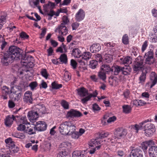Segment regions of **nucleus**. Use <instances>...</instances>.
Masks as SVG:
<instances>
[{"mask_svg":"<svg viewBox=\"0 0 157 157\" xmlns=\"http://www.w3.org/2000/svg\"><path fill=\"white\" fill-rule=\"evenodd\" d=\"M98 65L97 61L95 60H92L90 61L89 64V67L92 69L96 68Z\"/></svg>","mask_w":157,"mask_h":157,"instance_id":"4c0bfd02","label":"nucleus"},{"mask_svg":"<svg viewBox=\"0 0 157 157\" xmlns=\"http://www.w3.org/2000/svg\"><path fill=\"white\" fill-rule=\"evenodd\" d=\"M122 73L124 75H127L129 74V73L131 71L130 67H126V65L125 67H122Z\"/></svg>","mask_w":157,"mask_h":157,"instance_id":"72a5a7b5","label":"nucleus"},{"mask_svg":"<svg viewBox=\"0 0 157 157\" xmlns=\"http://www.w3.org/2000/svg\"><path fill=\"white\" fill-rule=\"evenodd\" d=\"M150 78L152 81V83L151 85V88H152L157 82V75L155 72H152L150 75Z\"/></svg>","mask_w":157,"mask_h":157,"instance_id":"5701e85b","label":"nucleus"},{"mask_svg":"<svg viewBox=\"0 0 157 157\" xmlns=\"http://www.w3.org/2000/svg\"><path fill=\"white\" fill-rule=\"evenodd\" d=\"M78 94L81 97H85L88 95V91L84 87H81L77 90Z\"/></svg>","mask_w":157,"mask_h":157,"instance_id":"4be33fe9","label":"nucleus"},{"mask_svg":"<svg viewBox=\"0 0 157 157\" xmlns=\"http://www.w3.org/2000/svg\"><path fill=\"white\" fill-rule=\"evenodd\" d=\"M101 49V46L99 44H94L90 47V51L92 53L99 52Z\"/></svg>","mask_w":157,"mask_h":157,"instance_id":"6ab92c4d","label":"nucleus"},{"mask_svg":"<svg viewBox=\"0 0 157 157\" xmlns=\"http://www.w3.org/2000/svg\"><path fill=\"white\" fill-rule=\"evenodd\" d=\"M15 121L17 124H23L30 125V123L28 122L25 116L21 117L15 116Z\"/></svg>","mask_w":157,"mask_h":157,"instance_id":"9b49d317","label":"nucleus"},{"mask_svg":"<svg viewBox=\"0 0 157 157\" xmlns=\"http://www.w3.org/2000/svg\"><path fill=\"white\" fill-rule=\"evenodd\" d=\"M85 12L82 9H80L76 14V17L78 20H83L85 17Z\"/></svg>","mask_w":157,"mask_h":157,"instance_id":"cd10ccee","label":"nucleus"},{"mask_svg":"<svg viewBox=\"0 0 157 157\" xmlns=\"http://www.w3.org/2000/svg\"><path fill=\"white\" fill-rule=\"evenodd\" d=\"M2 91L3 94H8L10 93V88L6 86H4L2 87Z\"/></svg>","mask_w":157,"mask_h":157,"instance_id":"37998d69","label":"nucleus"},{"mask_svg":"<svg viewBox=\"0 0 157 157\" xmlns=\"http://www.w3.org/2000/svg\"><path fill=\"white\" fill-rule=\"evenodd\" d=\"M154 53L152 51L150 50L145 53L144 58H154Z\"/></svg>","mask_w":157,"mask_h":157,"instance_id":"de8ad7c7","label":"nucleus"},{"mask_svg":"<svg viewBox=\"0 0 157 157\" xmlns=\"http://www.w3.org/2000/svg\"><path fill=\"white\" fill-rule=\"evenodd\" d=\"M40 74L43 77L46 79H47L49 76V74L47 70L44 68H42L41 69Z\"/></svg>","mask_w":157,"mask_h":157,"instance_id":"ea45409f","label":"nucleus"},{"mask_svg":"<svg viewBox=\"0 0 157 157\" xmlns=\"http://www.w3.org/2000/svg\"><path fill=\"white\" fill-rule=\"evenodd\" d=\"M28 116L30 121H33L36 120L38 118V113L37 111L35 112L31 111L28 112Z\"/></svg>","mask_w":157,"mask_h":157,"instance_id":"4468645a","label":"nucleus"},{"mask_svg":"<svg viewBox=\"0 0 157 157\" xmlns=\"http://www.w3.org/2000/svg\"><path fill=\"white\" fill-rule=\"evenodd\" d=\"M32 93L29 91H27L24 94L23 100L27 103H31L33 101Z\"/></svg>","mask_w":157,"mask_h":157,"instance_id":"ddd939ff","label":"nucleus"},{"mask_svg":"<svg viewBox=\"0 0 157 157\" xmlns=\"http://www.w3.org/2000/svg\"><path fill=\"white\" fill-rule=\"evenodd\" d=\"M149 103L148 102H146L141 100H135L133 101V104L136 106H142L146 104Z\"/></svg>","mask_w":157,"mask_h":157,"instance_id":"2f4dec72","label":"nucleus"},{"mask_svg":"<svg viewBox=\"0 0 157 157\" xmlns=\"http://www.w3.org/2000/svg\"><path fill=\"white\" fill-rule=\"evenodd\" d=\"M25 58L26 59V60L28 61V64L29 66V67H33V63L32 62H31L32 59H33V57L30 55H29V56H26Z\"/></svg>","mask_w":157,"mask_h":157,"instance_id":"a18cd8bd","label":"nucleus"},{"mask_svg":"<svg viewBox=\"0 0 157 157\" xmlns=\"http://www.w3.org/2000/svg\"><path fill=\"white\" fill-rule=\"evenodd\" d=\"M47 126L45 122L39 121L36 123L35 127L36 130L39 131H42L46 129Z\"/></svg>","mask_w":157,"mask_h":157,"instance_id":"f8f14e48","label":"nucleus"},{"mask_svg":"<svg viewBox=\"0 0 157 157\" xmlns=\"http://www.w3.org/2000/svg\"><path fill=\"white\" fill-rule=\"evenodd\" d=\"M98 76L100 78L103 80L106 78V73L101 70L98 73Z\"/></svg>","mask_w":157,"mask_h":157,"instance_id":"49530a36","label":"nucleus"},{"mask_svg":"<svg viewBox=\"0 0 157 157\" xmlns=\"http://www.w3.org/2000/svg\"><path fill=\"white\" fill-rule=\"evenodd\" d=\"M95 58H96V59L97 62L99 61V62H101L102 60V57L101 56V54H96L95 55Z\"/></svg>","mask_w":157,"mask_h":157,"instance_id":"338daca9","label":"nucleus"},{"mask_svg":"<svg viewBox=\"0 0 157 157\" xmlns=\"http://www.w3.org/2000/svg\"><path fill=\"white\" fill-rule=\"evenodd\" d=\"M79 24L77 22L73 23L71 25V26L73 30H75L77 29L79 26Z\"/></svg>","mask_w":157,"mask_h":157,"instance_id":"69168bd1","label":"nucleus"},{"mask_svg":"<svg viewBox=\"0 0 157 157\" xmlns=\"http://www.w3.org/2000/svg\"><path fill=\"white\" fill-rule=\"evenodd\" d=\"M145 134L147 136H150L155 132V127L153 124L149 123L144 125Z\"/></svg>","mask_w":157,"mask_h":157,"instance_id":"7ed1b4c3","label":"nucleus"},{"mask_svg":"<svg viewBox=\"0 0 157 157\" xmlns=\"http://www.w3.org/2000/svg\"><path fill=\"white\" fill-rule=\"evenodd\" d=\"M122 41L123 43L125 44H127L128 43V37L127 34H125L123 36Z\"/></svg>","mask_w":157,"mask_h":157,"instance_id":"3c124183","label":"nucleus"},{"mask_svg":"<svg viewBox=\"0 0 157 157\" xmlns=\"http://www.w3.org/2000/svg\"><path fill=\"white\" fill-rule=\"evenodd\" d=\"M36 108L38 109L37 112L38 113L43 114L45 113L46 108L44 105H38Z\"/></svg>","mask_w":157,"mask_h":157,"instance_id":"e433bc0d","label":"nucleus"},{"mask_svg":"<svg viewBox=\"0 0 157 157\" xmlns=\"http://www.w3.org/2000/svg\"><path fill=\"white\" fill-rule=\"evenodd\" d=\"M15 116L13 115H8L4 120L5 124L7 127H10L12 124L13 121H15Z\"/></svg>","mask_w":157,"mask_h":157,"instance_id":"0eeeda50","label":"nucleus"},{"mask_svg":"<svg viewBox=\"0 0 157 157\" xmlns=\"http://www.w3.org/2000/svg\"><path fill=\"white\" fill-rule=\"evenodd\" d=\"M118 139L114 135L113 136L108 139V142L113 144H114L117 142Z\"/></svg>","mask_w":157,"mask_h":157,"instance_id":"c03bdc74","label":"nucleus"},{"mask_svg":"<svg viewBox=\"0 0 157 157\" xmlns=\"http://www.w3.org/2000/svg\"><path fill=\"white\" fill-rule=\"evenodd\" d=\"M21 94L19 93H18L13 95V97H11L15 101H18L21 98Z\"/></svg>","mask_w":157,"mask_h":157,"instance_id":"603ef678","label":"nucleus"},{"mask_svg":"<svg viewBox=\"0 0 157 157\" xmlns=\"http://www.w3.org/2000/svg\"><path fill=\"white\" fill-rule=\"evenodd\" d=\"M148 46V42L147 41H145L142 45L141 50L143 52L146 50Z\"/></svg>","mask_w":157,"mask_h":157,"instance_id":"0e129e2a","label":"nucleus"},{"mask_svg":"<svg viewBox=\"0 0 157 157\" xmlns=\"http://www.w3.org/2000/svg\"><path fill=\"white\" fill-rule=\"evenodd\" d=\"M1 62L3 66H7L15 59L20 58L21 56V49L16 46H10L7 51L0 54Z\"/></svg>","mask_w":157,"mask_h":157,"instance_id":"f257e3e1","label":"nucleus"},{"mask_svg":"<svg viewBox=\"0 0 157 157\" xmlns=\"http://www.w3.org/2000/svg\"><path fill=\"white\" fill-rule=\"evenodd\" d=\"M109 133L108 132H106L103 133H101L99 135V138H98L99 140H101V143L103 141L101 140L102 138L107 137L109 135Z\"/></svg>","mask_w":157,"mask_h":157,"instance_id":"6e6d98bb","label":"nucleus"},{"mask_svg":"<svg viewBox=\"0 0 157 157\" xmlns=\"http://www.w3.org/2000/svg\"><path fill=\"white\" fill-rule=\"evenodd\" d=\"M101 144V140H99L98 139H92L89 142L88 144L90 147H94L97 148V149H99L101 145H99Z\"/></svg>","mask_w":157,"mask_h":157,"instance_id":"9d476101","label":"nucleus"},{"mask_svg":"<svg viewBox=\"0 0 157 157\" xmlns=\"http://www.w3.org/2000/svg\"><path fill=\"white\" fill-rule=\"evenodd\" d=\"M61 63L66 64L67 61V56L65 54H63L61 55L59 58Z\"/></svg>","mask_w":157,"mask_h":157,"instance_id":"473e14b6","label":"nucleus"},{"mask_svg":"<svg viewBox=\"0 0 157 157\" xmlns=\"http://www.w3.org/2000/svg\"><path fill=\"white\" fill-rule=\"evenodd\" d=\"M35 127H31L30 126H28L26 127L25 133H27L29 135H32L35 133Z\"/></svg>","mask_w":157,"mask_h":157,"instance_id":"c85d7f7f","label":"nucleus"},{"mask_svg":"<svg viewBox=\"0 0 157 157\" xmlns=\"http://www.w3.org/2000/svg\"><path fill=\"white\" fill-rule=\"evenodd\" d=\"M72 55L75 57L80 59L81 57V52L78 48L73 49L72 52Z\"/></svg>","mask_w":157,"mask_h":157,"instance_id":"c756f323","label":"nucleus"},{"mask_svg":"<svg viewBox=\"0 0 157 157\" xmlns=\"http://www.w3.org/2000/svg\"><path fill=\"white\" fill-rule=\"evenodd\" d=\"M5 142L6 144L11 145L12 147L14 146V142L10 138H9L5 140Z\"/></svg>","mask_w":157,"mask_h":157,"instance_id":"680f3d73","label":"nucleus"},{"mask_svg":"<svg viewBox=\"0 0 157 157\" xmlns=\"http://www.w3.org/2000/svg\"><path fill=\"white\" fill-rule=\"evenodd\" d=\"M18 127L17 128V129L18 131H23L25 132V131L26 130V127L25 124H17Z\"/></svg>","mask_w":157,"mask_h":157,"instance_id":"09e8293b","label":"nucleus"},{"mask_svg":"<svg viewBox=\"0 0 157 157\" xmlns=\"http://www.w3.org/2000/svg\"><path fill=\"white\" fill-rule=\"evenodd\" d=\"M75 128L76 127L75 126L74 130H73V131H70L68 133L69 134L67 135L71 136L72 138L74 139H78L80 136L78 132L75 131Z\"/></svg>","mask_w":157,"mask_h":157,"instance_id":"b1692460","label":"nucleus"},{"mask_svg":"<svg viewBox=\"0 0 157 157\" xmlns=\"http://www.w3.org/2000/svg\"><path fill=\"white\" fill-rule=\"evenodd\" d=\"M127 134L126 129L122 128H118L115 130L114 134L118 139L124 137Z\"/></svg>","mask_w":157,"mask_h":157,"instance_id":"39448f33","label":"nucleus"},{"mask_svg":"<svg viewBox=\"0 0 157 157\" xmlns=\"http://www.w3.org/2000/svg\"><path fill=\"white\" fill-rule=\"evenodd\" d=\"M100 70L108 74H109L110 72H111V68L107 64H103L101 66Z\"/></svg>","mask_w":157,"mask_h":157,"instance_id":"bb28decb","label":"nucleus"},{"mask_svg":"<svg viewBox=\"0 0 157 157\" xmlns=\"http://www.w3.org/2000/svg\"><path fill=\"white\" fill-rule=\"evenodd\" d=\"M148 153L150 157H157V146L151 147L149 149Z\"/></svg>","mask_w":157,"mask_h":157,"instance_id":"a211bd4d","label":"nucleus"},{"mask_svg":"<svg viewBox=\"0 0 157 157\" xmlns=\"http://www.w3.org/2000/svg\"><path fill=\"white\" fill-rule=\"evenodd\" d=\"M145 63L149 65H151L153 64L155 62V59L154 58H144Z\"/></svg>","mask_w":157,"mask_h":157,"instance_id":"a19ab883","label":"nucleus"},{"mask_svg":"<svg viewBox=\"0 0 157 157\" xmlns=\"http://www.w3.org/2000/svg\"><path fill=\"white\" fill-rule=\"evenodd\" d=\"M52 86L53 89H58L62 87L61 84H58L55 82H53L52 84Z\"/></svg>","mask_w":157,"mask_h":157,"instance_id":"5fc2aeb1","label":"nucleus"},{"mask_svg":"<svg viewBox=\"0 0 157 157\" xmlns=\"http://www.w3.org/2000/svg\"><path fill=\"white\" fill-rule=\"evenodd\" d=\"M149 121H150L149 119L145 120L141 122L139 124H135L134 125L133 128L134 129L136 130V132L137 133L138 130L141 129L143 127V126L145 124V123L149 122Z\"/></svg>","mask_w":157,"mask_h":157,"instance_id":"393cba45","label":"nucleus"},{"mask_svg":"<svg viewBox=\"0 0 157 157\" xmlns=\"http://www.w3.org/2000/svg\"><path fill=\"white\" fill-rule=\"evenodd\" d=\"M72 157H86V153L85 150L74 151L72 154Z\"/></svg>","mask_w":157,"mask_h":157,"instance_id":"f3484780","label":"nucleus"},{"mask_svg":"<svg viewBox=\"0 0 157 157\" xmlns=\"http://www.w3.org/2000/svg\"><path fill=\"white\" fill-rule=\"evenodd\" d=\"M61 105L65 109H69L68 103L64 100H62L61 103Z\"/></svg>","mask_w":157,"mask_h":157,"instance_id":"864d4df0","label":"nucleus"},{"mask_svg":"<svg viewBox=\"0 0 157 157\" xmlns=\"http://www.w3.org/2000/svg\"><path fill=\"white\" fill-rule=\"evenodd\" d=\"M82 115V113L79 111L74 109H71L68 112L66 115V117L67 118H72L79 117Z\"/></svg>","mask_w":157,"mask_h":157,"instance_id":"423d86ee","label":"nucleus"},{"mask_svg":"<svg viewBox=\"0 0 157 157\" xmlns=\"http://www.w3.org/2000/svg\"><path fill=\"white\" fill-rule=\"evenodd\" d=\"M104 44L106 46L110 48L114 47L116 45L113 42H106Z\"/></svg>","mask_w":157,"mask_h":157,"instance_id":"052dcab7","label":"nucleus"},{"mask_svg":"<svg viewBox=\"0 0 157 157\" xmlns=\"http://www.w3.org/2000/svg\"><path fill=\"white\" fill-rule=\"evenodd\" d=\"M55 7V4L54 3L49 2L47 4H45L44 6V10L46 12H48L49 10L50 11H52V9H53Z\"/></svg>","mask_w":157,"mask_h":157,"instance_id":"412c9836","label":"nucleus"},{"mask_svg":"<svg viewBox=\"0 0 157 157\" xmlns=\"http://www.w3.org/2000/svg\"><path fill=\"white\" fill-rule=\"evenodd\" d=\"M139 57L141 59L140 60L135 62L133 66V69L135 71H136L140 70L144 66L143 61L142 59H141L142 57L140 56Z\"/></svg>","mask_w":157,"mask_h":157,"instance_id":"dca6fc26","label":"nucleus"},{"mask_svg":"<svg viewBox=\"0 0 157 157\" xmlns=\"http://www.w3.org/2000/svg\"><path fill=\"white\" fill-rule=\"evenodd\" d=\"M39 3L40 2L39 0H36L35 1L33 2V4L34 6L38 8L40 13L42 14H43V13L41 9V7L39 6Z\"/></svg>","mask_w":157,"mask_h":157,"instance_id":"bf43d9fd","label":"nucleus"},{"mask_svg":"<svg viewBox=\"0 0 157 157\" xmlns=\"http://www.w3.org/2000/svg\"><path fill=\"white\" fill-rule=\"evenodd\" d=\"M154 145V142L152 140L143 142L141 144L142 148L144 152L147 150L148 146H153Z\"/></svg>","mask_w":157,"mask_h":157,"instance_id":"2eb2a0df","label":"nucleus"},{"mask_svg":"<svg viewBox=\"0 0 157 157\" xmlns=\"http://www.w3.org/2000/svg\"><path fill=\"white\" fill-rule=\"evenodd\" d=\"M12 136L14 137L22 139L25 138V137L24 133H21L14 132L12 134Z\"/></svg>","mask_w":157,"mask_h":157,"instance_id":"c9c22d12","label":"nucleus"},{"mask_svg":"<svg viewBox=\"0 0 157 157\" xmlns=\"http://www.w3.org/2000/svg\"><path fill=\"white\" fill-rule=\"evenodd\" d=\"M122 67L117 65H115L112 67L111 73L117 75L121 71Z\"/></svg>","mask_w":157,"mask_h":157,"instance_id":"aec40b11","label":"nucleus"},{"mask_svg":"<svg viewBox=\"0 0 157 157\" xmlns=\"http://www.w3.org/2000/svg\"><path fill=\"white\" fill-rule=\"evenodd\" d=\"M69 22V20H63L60 25L59 26V32L63 36L67 35L68 30L66 25Z\"/></svg>","mask_w":157,"mask_h":157,"instance_id":"20e7f679","label":"nucleus"},{"mask_svg":"<svg viewBox=\"0 0 157 157\" xmlns=\"http://www.w3.org/2000/svg\"><path fill=\"white\" fill-rule=\"evenodd\" d=\"M20 36L22 38L24 39H27L29 37V36L25 32H23L20 33Z\"/></svg>","mask_w":157,"mask_h":157,"instance_id":"774afa93","label":"nucleus"},{"mask_svg":"<svg viewBox=\"0 0 157 157\" xmlns=\"http://www.w3.org/2000/svg\"><path fill=\"white\" fill-rule=\"evenodd\" d=\"M91 98V96L89 94L87 95V96L81 99V102L83 104H86L87 102L89 101Z\"/></svg>","mask_w":157,"mask_h":157,"instance_id":"8fccbe9b","label":"nucleus"},{"mask_svg":"<svg viewBox=\"0 0 157 157\" xmlns=\"http://www.w3.org/2000/svg\"><path fill=\"white\" fill-rule=\"evenodd\" d=\"M91 56L92 54L90 52H85L82 55L81 59H78V61L79 63H81L82 64L85 65V64L83 60H88L91 58Z\"/></svg>","mask_w":157,"mask_h":157,"instance_id":"1a4fd4ad","label":"nucleus"},{"mask_svg":"<svg viewBox=\"0 0 157 157\" xmlns=\"http://www.w3.org/2000/svg\"><path fill=\"white\" fill-rule=\"evenodd\" d=\"M146 78V74L143 72L139 78V83L143 84L145 82Z\"/></svg>","mask_w":157,"mask_h":157,"instance_id":"f704fd0d","label":"nucleus"},{"mask_svg":"<svg viewBox=\"0 0 157 157\" xmlns=\"http://www.w3.org/2000/svg\"><path fill=\"white\" fill-rule=\"evenodd\" d=\"M21 88L20 86L15 85L11 87L10 90V93L13 94L14 95L18 93L21 90Z\"/></svg>","mask_w":157,"mask_h":157,"instance_id":"7c9ffc66","label":"nucleus"},{"mask_svg":"<svg viewBox=\"0 0 157 157\" xmlns=\"http://www.w3.org/2000/svg\"><path fill=\"white\" fill-rule=\"evenodd\" d=\"M127 157H143L142 152L139 149H134L131 151L129 155Z\"/></svg>","mask_w":157,"mask_h":157,"instance_id":"6e6552de","label":"nucleus"},{"mask_svg":"<svg viewBox=\"0 0 157 157\" xmlns=\"http://www.w3.org/2000/svg\"><path fill=\"white\" fill-rule=\"evenodd\" d=\"M70 64L73 69H75L77 67V63L75 60L72 59L71 60Z\"/></svg>","mask_w":157,"mask_h":157,"instance_id":"e2e57ef3","label":"nucleus"},{"mask_svg":"<svg viewBox=\"0 0 157 157\" xmlns=\"http://www.w3.org/2000/svg\"><path fill=\"white\" fill-rule=\"evenodd\" d=\"M123 112L125 113H129L131 110V107L128 105H124L122 107Z\"/></svg>","mask_w":157,"mask_h":157,"instance_id":"58836bf2","label":"nucleus"},{"mask_svg":"<svg viewBox=\"0 0 157 157\" xmlns=\"http://www.w3.org/2000/svg\"><path fill=\"white\" fill-rule=\"evenodd\" d=\"M60 12L58 10L56 12H55L53 11H51L48 14L49 17V19H52L51 17L53 16H58Z\"/></svg>","mask_w":157,"mask_h":157,"instance_id":"79ce46f5","label":"nucleus"},{"mask_svg":"<svg viewBox=\"0 0 157 157\" xmlns=\"http://www.w3.org/2000/svg\"><path fill=\"white\" fill-rule=\"evenodd\" d=\"M38 84L36 82L34 81L31 82L29 84V86L30 87L32 90H34L35 88L37 87Z\"/></svg>","mask_w":157,"mask_h":157,"instance_id":"13d9d810","label":"nucleus"},{"mask_svg":"<svg viewBox=\"0 0 157 157\" xmlns=\"http://www.w3.org/2000/svg\"><path fill=\"white\" fill-rule=\"evenodd\" d=\"M132 59L130 56H127L124 58L120 59V62L121 64L129 65L132 63Z\"/></svg>","mask_w":157,"mask_h":157,"instance_id":"a878e982","label":"nucleus"},{"mask_svg":"<svg viewBox=\"0 0 157 157\" xmlns=\"http://www.w3.org/2000/svg\"><path fill=\"white\" fill-rule=\"evenodd\" d=\"M130 91L128 89L125 90L123 92V95L125 98L127 99L129 97Z\"/></svg>","mask_w":157,"mask_h":157,"instance_id":"4d7b16f0","label":"nucleus"},{"mask_svg":"<svg viewBox=\"0 0 157 157\" xmlns=\"http://www.w3.org/2000/svg\"><path fill=\"white\" fill-rule=\"evenodd\" d=\"M75 125L69 121L62 122L59 125V131L62 135L67 136L70 131L74 130Z\"/></svg>","mask_w":157,"mask_h":157,"instance_id":"f03ea898","label":"nucleus"}]
</instances>
